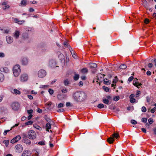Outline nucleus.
I'll use <instances>...</instances> for the list:
<instances>
[{
    "instance_id": "nucleus-1",
    "label": "nucleus",
    "mask_w": 156,
    "mask_h": 156,
    "mask_svg": "<svg viewBox=\"0 0 156 156\" xmlns=\"http://www.w3.org/2000/svg\"><path fill=\"white\" fill-rule=\"evenodd\" d=\"M20 66L19 65H16L13 69V73L15 77L18 76L20 73Z\"/></svg>"
},
{
    "instance_id": "nucleus-2",
    "label": "nucleus",
    "mask_w": 156,
    "mask_h": 156,
    "mask_svg": "<svg viewBox=\"0 0 156 156\" xmlns=\"http://www.w3.org/2000/svg\"><path fill=\"white\" fill-rule=\"evenodd\" d=\"M112 136L107 139L108 142L110 144H112L114 141V138L118 139L119 137V134L115 133H114Z\"/></svg>"
},
{
    "instance_id": "nucleus-3",
    "label": "nucleus",
    "mask_w": 156,
    "mask_h": 156,
    "mask_svg": "<svg viewBox=\"0 0 156 156\" xmlns=\"http://www.w3.org/2000/svg\"><path fill=\"white\" fill-rule=\"evenodd\" d=\"M79 102L84 101L87 97L86 93L82 91H79Z\"/></svg>"
},
{
    "instance_id": "nucleus-4",
    "label": "nucleus",
    "mask_w": 156,
    "mask_h": 156,
    "mask_svg": "<svg viewBox=\"0 0 156 156\" xmlns=\"http://www.w3.org/2000/svg\"><path fill=\"white\" fill-rule=\"evenodd\" d=\"M28 136L30 139L34 140L36 137V134L34 130H31L28 132Z\"/></svg>"
},
{
    "instance_id": "nucleus-5",
    "label": "nucleus",
    "mask_w": 156,
    "mask_h": 156,
    "mask_svg": "<svg viewBox=\"0 0 156 156\" xmlns=\"http://www.w3.org/2000/svg\"><path fill=\"white\" fill-rule=\"evenodd\" d=\"M79 91H76L73 94V98L76 102H79Z\"/></svg>"
},
{
    "instance_id": "nucleus-6",
    "label": "nucleus",
    "mask_w": 156,
    "mask_h": 156,
    "mask_svg": "<svg viewBox=\"0 0 156 156\" xmlns=\"http://www.w3.org/2000/svg\"><path fill=\"white\" fill-rule=\"evenodd\" d=\"M46 75V73L44 69L39 70L38 73V75L39 77L43 78Z\"/></svg>"
},
{
    "instance_id": "nucleus-7",
    "label": "nucleus",
    "mask_w": 156,
    "mask_h": 156,
    "mask_svg": "<svg viewBox=\"0 0 156 156\" xmlns=\"http://www.w3.org/2000/svg\"><path fill=\"white\" fill-rule=\"evenodd\" d=\"M28 78L27 74L26 73L22 74L20 76V80L22 82L26 81L28 80Z\"/></svg>"
},
{
    "instance_id": "nucleus-8",
    "label": "nucleus",
    "mask_w": 156,
    "mask_h": 156,
    "mask_svg": "<svg viewBox=\"0 0 156 156\" xmlns=\"http://www.w3.org/2000/svg\"><path fill=\"white\" fill-rule=\"evenodd\" d=\"M21 64L22 65L25 66L28 64L29 60L27 58L23 57L21 58Z\"/></svg>"
},
{
    "instance_id": "nucleus-9",
    "label": "nucleus",
    "mask_w": 156,
    "mask_h": 156,
    "mask_svg": "<svg viewBox=\"0 0 156 156\" xmlns=\"http://www.w3.org/2000/svg\"><path fill=\"white\" fill-rule=\"evenodd\" d=\"M11 106L12 109L16 111L18 110L19 108L20 104L18 102H14L12 104Z\"/></svg>"
},
{
    "instance_id": "nucleus-10",
    "label": "nucleus",
    "mask_w": 156,
    "mask_h": 156,
    "mask_svg": "<svg viewBox=\"0 0 156 156\" xmlns=\"http://www.w3.org/2000/svg\"><path fill=\"white\" fill-rule=\"evenodd\" d=\"M21 137L20 135H17L12 139L11 140L10 142L12 144H14L15 143L17 142L21 139Z\"/></svg>"
},
{
    "instance_id": "nucleus-11",
    "label": "nucleus",
    "mask_w": 156,
    "mask_h": 156,
    "mask_svg": "<svg viewBox=\"0 0 156 156\" xmlns=\"http://www.w3.org/2000/svg\"><path fill=\"white\" fill-rule=\"evenodd\" d=\"M16 152L19 153L21 152L23 150L22 146L20 144H18L15 147Z\"/></svg>"
},
{
    "instance_id": "nucleus-12",
    "label": "nucleus",
    "mask_w": 156,
    "mask_h": 156,
    "mask_svg": "<svg viewBox=\"0 0 156 156\" xmlns=\"http://www.w3.org/2000/svg\"><path fill=\"white\" fill-rule=\"evenodd\" d=\"M133 84L134 85L136 86V87H138L139 86H141L142 85V84L139 83L137 80V79L136 78L134 80H133Z\"/></svg>"
},
{
    "instance_id": "nucleus-13",
    "label": "nucleus",
    "mask_w": 156,
    "mask_h": 156,
    "mask_svg": "<svg viewBox=\"0 0 156 156\" xmlns=\"http://www.w3.org/2000/svg\"><path fill=\"white\" fill-rule=\"evenodd\" d=\"M6 39L7 43L9 44L12 43L13 41V38L10 36H6Z\"/></svg>"
},
{
    "instance_id": "nucleus-14",
    "label": "nucleus",
    "mask_w": 156,
    "mask_h": 156,
    "mask_svg": "<svg viewBox=\"0 0 156 156\" xmlns=\"http://www.w3.org/2000/svg\"><path fill=\"white\" fill-rule=\"evenodd\" d=\"M56 62L55 60H51L49 62V65L51 67H55L56 66Z\"/></svg>"
},
{
    "instance_id": "nucleus-15",
    "label": "nucleus",
    "mask_w": 156,
    "mask_h": 156,
    "mask_svg": "<svg viewBox=\"0 0 156 156\" xmlns=\"http://www.w3.org/2000/svg\"><path fill=\"white\" fill-rule=\"evenodd\" d=\"M31 153L30 151H24L22 155V156H30Z\"/></svg>"
},
{
    "instance_id": "nucleus-16",
    "label": "nucleus",
    "mask_w": 156,
    "mask_h": 156,
    "mask_svg": "<svg viewBox=\"0 0 156 156\" xmlns=\"http://www.w3.org/2000/svg\"><path fill=\"white\" fill-rule=\"evenodd\" d=\"M57 54L58 55V58L60 60L64 59L65 57L64 55L62 54L60 52H57Z\"/></svg>"
},
{
    "instance_id": "nucleus-17",
    "label": "nucleus",
    "mask_w": 156,
    "mask_h": 156,
    "mask_svg": "<svg viewBox=\"0 0 156 156\" xmlns=\"http://www.w3.org/2000/svg\"><path fill=\"white\" fill-rule=\"evenodd\" d=\"M135 95L134 94H131L129 96V98H130V101L131 103H133L136 101V99L134 98Z\"/></svg>"
},
{
    "instance_id": "nucleus-18",
    "label": "nucleus",
    "mask_w": 156,
    "mask_h": 156,
    "mask_svg": "<svg viewBox=\"0 0 156 156\" xmlns=\"http://www.w3.org/2000/svg\"><path fill=\"white\" fill-rule=\"evenodd\" d=\"M104 83L106 85L110 84L111 83V81L108 80L107 79L105 78L103 80Z\"/></svg>"
},
{
    "instance_id": "nucleus-19",
    "label": "nucleus",
    "mask_w": 156,
    "mask_h": 156,
    "mask_svg": "<svg viewBox=\"0 0 156 156\" xmlns=\"http://www.w3.org/2000/svg\"><path fill=\"white\" fill-rule=\"evenodd\" d=\"M0 71L2 72H5V73H8L9 72V70L8 68L7 67L2 68L0 69Z\"/></svg>"
},
{
    "instance_id": "nucleus-20",
    "label": "nucleus",
    "mask_w": 156,
    "mask_h": 156,
    "mask_svg": "<svg viewBox=\"0 0 156 156\" xmlns=\"http://www.w3.org/2000/svg\"><path fill=\"white\" fill-rule=\"evenodd\" d=\"M89 65H90V69L96 68L97 66L96 64L94 63H90Z\"/></svg>"
},
{
    "instance_id": "nucleus-21",
    "label": "nucleus",
    "mask_w": 156,
    "mask_h": 156,
    "mask_svg": "<svg viewBox=\"0 0 156 156\" xmlns=\"http://www.w3.org/2000/svg\"><path fill=\"white\" fill-rule=\"evenodd\" d=\"M12 92V93L14 94H16L20 95L21 94L20 91L16 89H14L13 90V91Z\"/></svg>"
},
{
    "instance_id": "nucleus-22",
    "label": "nucleus",
    "mask_w": 156,
    "mask_h": 156,
    "mask_svg": "<svg viewBox=\"0 0 156 156\" xmlns=\"http://www.w3.org/2000/svg\"><path fill=\"white\" fill-rule=\"evenodd\" d=\"M20 35V32L19 31L16 30L15 31L14 35V37L16 38L17 39L18 38Z\"/></svg>"
},
{
    "instance_id": "nucleus-23",
    "label": "nucleus",
    "mask_w": 156,
    "mask_h": 156,
    "mask_svg": "<svg viewBox=\"0 0 156 156\" xmlns=\"http://www.w3.org/2000/svg\"><path fill=\"white\" fill-rule=\"evenodd\" d=\"M88 71L87 68H84L81 69V72L83 74H86L88 73Z\"/></svg>"
},
{
    "instance_id": "nucleus-24",
    "label": "nucleus",
    "mask_w": 156,
    "mask_h": 156,
    "mask_svg": "<svg viewBox=\"0 0 156 156\" xmlns=\"http://www.w3.org/2000/svg\"><path fill=\"white\" fill-rule=\"evenodd\" d=\"M26 0H22L20 3V6H24L26 5Z\"/></svg>"
},
{
    "instance_id": "nucleus-25",
    "label": "nucleus",
    "mask_w": 156,
    "mask_h": 156,
    "mask_svg": "<svg viewBox=\"0 0 156 156\" xmlns=\"http://www.w3.org/2000/svg\"><path fill=\"white\" fill-rule=\"evenodd\" d=\"M23 142L26 144H27L30 145L31 143L30 140L29 139L23 140Z\"/></svg>"
},
{
    "instance_id": "nucleus-26",
    "label": "nucleus",
    "mask_w": 156,
    "mask_h": 156,
    "mask_svg": "<svg viewBox=\"0 0 156 156\" xmlns=\"http://www.w3.org/2000/svg\"><path fill=\"white\" fill-rule=\"evenodd\" d=\"M45 127L47 129V131L49 132V129H51V124L50 123H47Z\"/></svg>"
},
{
    "instance_id": "nucleus-27",
    "label": "nucleus",
    "mask_w": 156,
    "mask_h": 156,
    "mask_svg": "<svg viewBox=\"0 0 156 156\" xmlns=\"http://www.w3.org/2000/svg\"><path fill=\"white\" fill-rule=\"evenodd\" d=\"M44 118L48 122V123H51V119L48 118L47 115H45L44 117Z\"/></svg>"
},
{
    "instance_id": "nucleus-28",
    "label": "nucleus",
    "mask_w": 156,
    "mask_h": 156,
    "mask_svg": "<svg viewBox=\"0 0 156 156\" xmlns=\"http://www.w3.org/2000/svg\"><path fill=\"white\" fill-rule=\"evenodd\" d=\"M4 79V76L3 74L0 73V82H2Z\"/></svg>"
},
{
    "instance_id": "nucleus-29",
    "label": "nucleus",
    "mask_w": 156,
    "mask_h": 156,
    "mask_svg": "<svg viewBox=\"0 0 156 156\" xmlns=\"http://www.w3.org/2000/svg\"><path fill=\"white\" fill-rule=\"evenodd\" d=\"M22 37L24 39H27L28 38V34L26 33H24L23 34Z\"/></svg>"
},
{
    "instance_id": "nucleus-30",
    "label": "nucleus",
    "mask_w": 156,
    "mask_h": 156,
    "mask_svg": "<svg viewBox=\"0 0 156 156\" xmlns=\"http://www.w3.org/2000/svg\"><path fill=\"white\" fill-rule=\"evenodd\" d=\"M102 101L106 105H108L109 104V101L108 99L106 98L103 99L102 100Z\"/></svg>"
},
{
    "instance_id": "nucleus-31",
    "label": "nucleus",
    "mask_w": 156,
    "mask_h": 156,
    "mask_svg": "<svg viewBox=\"0 0 156 156\" xmlns=\"http://www.w3.org/2000/svg\"><path fill=\"white\" fill-rule=\"evenodd\" d=\"M119 68L121 69H125L126 68L127 66L124 64H122L120 66Z\"/></svg>"
},
{
    "instance_id": "nucleus-32",
    "label": "nucleus",
    "mask_w": 156,
    "mask_h": 156,
    "mask_svg": "<svg viewBox=\"0 0 156 156\" xmlns=\"http://www.w3.org/2000/svg\"><path fill=\"white\" fill-rule=\"evenodd\" d=\"M33 126L36 129L39 130H40V129H41V128L39 126L36 124H34L33 125Z\"/></svg>"
},
{
    "instance_id": "nucleus-33",
    "label": "nucleus",
    "mask_w": 156,
    "mask_h": 156,
    "mask_svg": "<svg viewBox=\"0 0 156 156\" xmlns=\"http://www.w3.org/2000/svg\"><path fill=\"white\" fill-rule=\"evenodd\" d=\"M64 84L65 86H67L69 84V81L67 79L65 80L64 81Z\"/></svg>"
},
{
    "instance_id": "nucleus-34",
    "label": "nucleus",
    "mask_w": 156,
    "mask_h": 156,
    "mask_svg": "<svg viewBox=\"0 0 156 156\" xmlns=\"http://www.w3.org/2000/svg\"><path fill=\"white\" fill-rule=\"evenodd\" d=\"M79 78V75L78 74H75L74 77V80L76 81L78 80Z\"/></svg>"
},
{
    "instance_id": "nucleus-35",
    "label": "nucleus",
    "mask_w": 156,
    "mask_h": 156,
    "mask_svg": "<svg viewBox=\"0 0 156 156\" xmlns=\"http://www.w3.org/2000/svg\"><path fill=\"white\" fill-rule=\"evenodd\" d=\"M97 107L99 108H102L104 107V105L103 104H99L97 106Z\"/></svg>"
},
{
    "instance_id": "nucleus-36",
    "label": "nucleus",
    "mask_w": 156,
    "mask_h": 156,
    "mask_svg": "<svg viewBox=\"0 0 156 156\" xmlns=\"http://www.w3.org/2000/svg\"><path fill=\"white\" fill-rule=\"evenodd\" d=\"M3 143L5 144V146L7 147L9 144V141L8 140H4L3 141Z\"/></svg>"
},
{
    "instance_id": "nucleus-37",
    "label": "nucleus",
    "mask_w": 156,
    "mask_h": 156,
    "mask_svg": "<svg viewBox=\"0 0 156 156\" xmlns=\"http://www.w3.org/2000/svg\"><path fill=\"white\" fill-rule=\"evenodd\" d=\"M103 89L106 92H108L109 91V89L108 87L105 86H103Z\"/></svg>"
},
{
    "instance_id": "nucleus-38",
    "label": "nucleus",
    "mask_w": 156,
    "mask_h": 156,
    "mask_svg": "<svg viewBox=\"0 0 156 156\" xmlns=\"http://www.w3.org/2000/svg\"><path fill=\"white\" fill-rule=\"evenodd\" d=\"M64 106V104L63 103H59L58 106L57 107L58 108L63 107Z\"/></svg>"
},
{
    "instance_id": "nucleus-39",
    "label": "nucleus",
    "mask_w": 156,
    "mask_h": 156,
    "mask_svg": "<svg viewBox=\"0 0 156 156\" xmlns=\"http://www.w3.org/2000/svg\"><path fill=\"white\" fill-rule=\"evenodd\" d=\"M119 97L118 96H116L114 97L113 100L115 101H117L119 99Z\"/></svg>"
},
{
    "instance_id": "nucleus-40",
    "label": "nucleus",
    "mask_w": 156,
    "mask_h": 156,
    "mask_svg": "<svg viewBox=\"0 0 156 156\" xmlns=\"http://www.w3.org/2000/svg\"><path fill=\"white\" fill-rule=\"evenodd\" d=\"M33 122L32 121H29L25 123V124L26 125H31L33 123Z\"/></svg>"
},
{
    "instance_id": "nucleus-41",
    "label": "nucleus",
    "mask_w": 156,
    "mask_h": 156,
    "mask_svg": "<svg viewBox=\"0 0 156 156\" xmlns=\"http://www.w3.org/2000/svg\"><path fill=\"white\" fill-rule=\"evenodd\" d=\"M147 121V119L146 118H143L141 119V121L144 123H146Z\"/></svg>"
},
{
    "instance_id": "nucleus-42",
    "label": "nucleus",
    "mask_w": 156,
    "mask_h": 156,
    "mask_svg": "<svg viewBox=\"0 0 156 156\" xmlns=\"http://www.w3.org/2000/svg\"><path fill=\"white\" fill-rule=\"evenodd\" d=\"M69 49L72 55L73 54V53H75V51L73 50L71 47L70 46H69Z\"/></svg>"
},
{
    "instance_id": "nucleus-43",
    "label": "nucleus",
    "mask_w": 156,
    "mask_h": 156,
    "mask_svg": "<svg viewBox=\"0 0 156 156\" xmlns=\"http://www.w3.org/2000/svg\"><path fill=\"white\" fill-rule=\"evenodd\" d=\"M131 123L133 125H136L137 124V122L134 119H132L131 120Z\"/></svg>"
},
{
    "instance_id": "nucleus-44",
    "label": "nucleus",
    "mask_w": 156,
    "mask_h": 156,
    "mask_svg": "<svg viewBox=\"0 0 156 156\" xmlns=\"http://www.w3.org/2000/svg\"><path fill=\"white\" fill-rule=\"evenodd\" d=\"M12 20H13V21L15 22L16 23H18L19 21V20L17 18H12Z\"/></svg>"
},
{
    "instance_id": "nucleus-45",
    "label": "nucleus",
    "mask_w": 156,
    "mask_h": 156,
    "mask_svg": "<svg viewBox=\"0 0 156 156\" xmlns=\"http://www.w3.org/2000/svg\"><path fill=\"white\" fill-rule=\"evenodd\" d=\"M68 91V89L66 88H63L61 90V91L63 93H66Z\"/></svg>"
},
{
    "instance_id": "nucleus-46",
    "label": "nucleus",
    "mask_w": 156,
    "mask_h": 156,
    "mask_svg": "<svg viewBox=\"0 0 156 156\" xmlns=\"http://www.w3.org/2000/svg\"><path fill=\"white\" fill-rule=\"evenodd\" d=\"M148 122L150 124H152L154 122L153 119L151 118L149 119H148Z\"/></svg>"
},
{
    "instance_id": "nucleus-47",
    "label": "nucleus",
    "mask_w": 156,
    "mask_h": 156,
    "mask_svg": "<svg viewBox=\"0 0 156 156\" xmlns=\"http://www.w3.org/2000/svg\"><path fill=\"white\" fill-rule=\"evenodd\" d=\"M118 80L117 77L116 76L115 77V78L113 80L112 82L113 83H115L117 82Z\"/></svg>"
},
{
    "instance_id": "nucleus-48",
    "label": "nucleus",
    "mask_w": 156,
    "mask_h": 156,
    "mask_svg": "<svg viewBox=\"0 0 156 156\" xmlns=\"http://www.w3.org/2000/svg\"><path fill=\"white\" fill-rule=\"evenodd\" d=\"M141 111L143 112H145L147 111V109L145 106H143L141 108Z\"/></svg>"
},
{
    "instance_id": "nucleus-49",
    "label": "nucleus",
    "mask_w": 156,
    "mask_h": 156,
    "mask_svg": "<svg viewBox=\"0 0 156 156\" xmlns=\"http://www.w3.org/2000/svg\"><path fill=\"white\" fill-rule=\"evenodd\" d=\"M147 101L148 103H150L151 101V98L149 96H147L146 97Z\"/></svg>"
},
{
    "instance_id": "nucleus-50",
    "label": "nucleus",
    "mask_w": 156,
    "mask_h": 156,
    "mask_svg": "<svg viewBox=\"0 0 156 156\" xmlns=\"http://www.w3.org/2000/svg\"><path fill=\"white\" fill-rule=\"evenodd\" d=\"M156 111V107H154L151 110V112L152 113H154V112Z\"/></svg>"
},
{
    "instance_id": "nucleus-51",
    "label": "nucleus",
    "mask_w": 156,
    "mask_h": 156,
    "mask_svg": "<svg viewBox=\"0 0 156 156\" xmlns=\"http://www.w3.org/2000/svg\"><path fill=\"white\" fill-rule=\"evenodd\" d=\"M140 94V91H137V92L136 94V96L137 97L139 96Z\"/></svg>"
},
{
    "instance_id": "nucleus-52",
    "label": "nucleus",
    "mask_w": 156,
    "mask_h": 156,
    "mask_svg": "<svg viewBox=\"0 0 156 156\" xmlns=\"http://www.w3.org/2000/svg\"><path fill=\"white\" fill-rule=\"evenodd\" d=\"M48 92L51 95L53 93L54 91L53 90L50 89L48 90Z\"/></svg>"
},
{
    "instance_id": "nucleus-53",
    "label": "nucleus",
    "mask_w": 156,
    "mask_h": 156,
    "mask_svg": "<svg viewBox=\"0 0 156 156\" xmlns=\"http://www.w3.org/2000/svg\"><path fill=\"white\" fill-rule=\"evenodd\" d=\"M133 79H134V77H133V76H132L129 78L128 80V81L129 82H131L133 80Z\"/></svg>"
},
{
    "instance_id": "nucleus-54",
    "label": "nucleus",
    "mask_w": 156,
    "mask_h": 156,
    "mask_svg": "<svg viewBox=\"0 0 156 156\" xmlns=\"http://www.w3.org/2000/svg\"><path fill=\"white\" fill-rule=\"evenodd\" d=\"M24 22L25 21L24 20H19L17 23L21 25L24 23Z\"/></svg>"
},
{
    "instance_id": "nucleus-55",
    "label": "nucleus",
    "mask_w": 156,
    "mask_h": 156,
    "mask_svg": "<svg viewBox=\"0 0 156 156\" xmlns=\"http://www.w3.org/2000/svg\"><path fill=\"white\" fill-rule=\"evenodd\" d=\"M66 106L67 107L69 106H72V105H71V103L69 102H67L66 103Z\"/></svg>"
},
{
    "instance_id": "nucleus-56",
    "label": "nucleus",
    "mask_w": 156,
    "mask_h": 156,
    "mask_svg": "<svg viewBox=\"0 0 156 156\" xmlns=\"http://www.w3.org/2000/svg\"><path fill=\"white\" fill-rule=\"evenodd\" d=\"M9 8V5H5V6L2 7V9L3 10H5L6 9H8Z\"/></svg>"
},
{
    "instance_id": "nucleus-57",
    "label": "nucleus",
    "mask_w": 156,
    "mask_h": 156,
    "mask_svg": "<svg viewBox=\"0 0 156 156\" xmlns=\"http://www.w3.org/2000/svg\"><path fill=\"white\" fill-rule=\"evenodd\" d=\"M10 130L9 129H8V130H5L4 131V132L3 133V135L5 136V135H6L7 133L9 132L10 130Z\"/></svg>"
},
{
    "instance_id": "nucleus-58",
    "label": "nucleus",
    "mask_w": 156,
    "mask_h": 156,
    "mask_svg": "<svg viewBox=\"0 0 156 156\" xmlns=\"http://www.w3.org/2000/svg\"><path fill=\"white\" fill-rule=\"evenodd\" d=\"M38 144L41 145H43L45 144L44 142L43 141H40L38 143Z\"/></svg>"
},
{
    "instance_id": "nucleus-59",
    "label": "nucleus",
    "mask_w": 156,
    "mask_h": 156,
    "mask_svg": "<svg viewBox=\"0 0 156 156\" xmlns=\"http://www.w3.org/2000/svg\"><path fill=\"white\" fill-rule=\"evenodd\" d=\"M33 110H32V109H30V110H27V113L28 114H31L33 112Z\"/></svg>"
},
{
    "instance_id": "nucleus-60",
    "label": "nucleus",
    "mask_w": 156,
    "mask_h": 156,
    "mask_svg": "<svg viewBox=\"0 0 156 156\" xmlns=\"http://www.w3.org/2000/svg\"><path fill=\"white\" fill-rule=\"evenodd\" d=\"M64 45L65 47H68L69 46L68 44L66 42H64Z\"/></svg>"
},
{
    "instance_id": "nucleus-61",
    "label": "nucleus",
    "mask_w": 156,
    "mask_h": 156,
    "mask_svg": "<svg viewBox=\"0 0 156 156\" xmlns=\"http://www.w3.org/2000/svg\"><path fill=\"white\" fill-rule=\"evenodd\" d=\"M64 110L62 108L59 109L57 110V111L58 112H64Z\"/></svg>"
},
{
    "instance_id": "nucleus-62",
    "label": "nucleus",
    "mask_w": 156,
    "mask_h": 156,
    "mask_svg": "<svg viewBox=\"0 0 156 156\" xmlns=\"http://www.w3.org/2000/svg\"><path fill=\"white\" fill-rule=\"evenodd\" d=\"M5 54L3 53L0 52V57L3 58L5 57Z\"/></svg>"
},
{
    "instance_id": "nucleus-63",
    "label": "nucleus",
    "mask_w": 156,
    "mask_h": 156,
    "mask_svg": "<svg viewBox=\"0 0 156 156\" xmlns=\"http://www.w3.org/2000/svg\"><path fill=\"white\" fill-rule=\"evenodd\" d=\"M149 22V20L148 19L146 18L144 20V23H148Z\"/></svg>"
},
{
    "instance_id": "nucleus-64",
    "label": "nucleus",
    "mask_w": 156,
    "mask_h": 156,
    "mask_svg": "<svg viewBox=\"0 0 156 156\" xmlns=\"http://www.w3.org/2000/svg\"><path fill=\"white\" fill-rule=\"evenodd\" d=\"M27 97L30 100H32L33 99V97L31 95H28Z\"/></svg>"
}]
</instances>
